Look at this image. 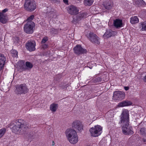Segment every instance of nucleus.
Returning a JSON list of instances; mask_svg holds the SVG:
<instances>
[{
	"label": "nucleus",
	"instance_id": "obj_12",
	"mask_svg": "<svg viewBox=\"0 0 146 146\" xmlns=\"http://www.w3.org/2000/svg\"><path fill=\"white\" fill-rule=\"evenodd\" d=\"M74 53L78 54L86 53V50L82 48L80 45H77L74 48Z\"/></svg>",
	"mask_w": 146,
	"mask_h": 146
},
{
	"label": "nucleus",
	"instance_id": "obj_11",
	"mask_svg": "<svg viewBox=\"0 0 146 146\" xmlns=\"http://www.w3.org/2000/svg\"><path fill=\"white\" fill-rule=\"evenodd\" d=\"M26 45V48L30 51H34L35 49L36 43L33 40L28 41Z\"/></svg>",
	"mask_w": 146,
	"mask_h": 146
},
{
	"label": "nucleus",
	"instance_id": "obj_3",
	"mask_svg": "<svg viewBox=\"0 0 146 146\" xmlns=\"http://www.w3.org/2000/svg\"><path fill=\"white\" fill-rule=\"evenodd\" d=\"M67 138L71 144H75L78 141V137L76 131L73 129H68L65 132Z\"/></svg>",
	"mask_w": 146,
	"mask_h": 146
},
{
	"label": "nucleus",
	"instance_id": "obj_23",
	"mask_svg": "<svg viewBox=\"0 0 146 146\" xmlns=\"http://www.w3.org/2000/svg\"><path fill=\"white\" fill-rule=\"evenodd\" d=\"M58 108V104H52L50 106V110L53 112H55L57 109Z\"/></svg>",
	"mask_w": 146,
	"mask_h": 146
},
{
	"label": "nucleus",
	"instance_id": "obj_9",
	"mask_svg": "<svg viewBox=\"0 0 146 146\" xmlns=\"http://www.w3.org/2000/svg\"><path fill=\"white\" fill-rule=\"evenodd\" d=\"M113 97L116 100H122L125 96V93L121 91H115L113 93Z\"/></svg>",
	"mask_w": 146,
	"mask_h": 146
},
{
	"label": "nucleus",
	"instance_id": "obj_37",
	"mask_svg": "<svg viewBox=\"0 0 146 146\" xmlns=\"http://www.w3.org/2000/svg\"><path fill=\"white\" fill-rule=\"evenodd\" d=\"M7 11H8V9H5L2 11V12H3L2 13H5V12H6Z\"/></svg>",
	"mask_w": 146,
	"mask_h": 146
},
{
	"label": "nucleus",
	"instance_id": "obj_38",
	"mask_svg": "<svg viewBox=\"0 0 146 146\" xmlns=\"http://www.w3.org/2000/svg\"><path fill=\"white\" fill-rule=\"evenodd\" d=\"M124 88L125 90H127L129 89L128 87L125 86L124 87Z\"/></svg>",
	"mask_w": 146,
	"mask_h": 146
},
{
	"label": "nucleus",
	"instance_id": "obj_1",
	"mask_svg": "<svg viewBox=\"0 0 146 146\" xmlns=\"http://www.w3.org/2000/svg\"><path fill=\"white\" fill-rule=\"evenodd\" d=\"M120 120L119 123L123 125L122 130L125 135H131L134 133L132 128L129 126V115L128 111L126 109L123 110L120 116Z\"/></svg>",
	"mask_w": 146,
	"mask_h": 146
},
{
	"label": "nucleus",
	"instance_id": "obj_31",
	"mask_svg": "<svg viewBox=\"0 0 146 146\" xmlns=\"http://www.w3.org/2000/svg\"><path fill=\"white\" fill-rule=\"evenodd\" d=\"M48 15L49 17H53L54 15L55 14V13L53 11H50L48 14Z\"/></svg>",
	"mask_w": 146,
	"mask_h": 146
},
{
	"label": "nucleus",
	"instance_id": "obj_19",
	"mask_svg": "<svg viewBox=\"0 0 146 146\" xmlns=\"http://www.w3.org/2000/svg\"><path fill=\"white\" fill-rule=\"evenodd\" d=\"M7 21L6 17L4 14L1 12H0V22L3 23H5Z\"/></svg>",
	"mask_w": 146,
	"mask_h": 146
},
{
	"label": "nucleus",
	"instance_id": "obj_2",
	"mask_svg": "<svg viewBox=\"0 0 146 146\" xmlns=\"http://www.w3.org/2000/svg\"><path fill=\"white\" fill-rule=\"evenodd\" d=\"M9 125L12 131L17 134H22L28 128V126L21 119L14 120Z\"/></svg>",
	"mask_w": 146,
	"mask_h": 146
},
{
	"label": "nucleus",
	"instance_id": "obj_4",
	"mask_svg": "<svg viewBox=\"0 0 146 146\" xmlns=\"http://www.w3.org/2000/svg\"><path fill=\"white\" fill-rule=\"evenodd\" d=\"M102 127L97 125L90 128L89 131L92 136L96 137L100 135L102 132Z\"/></svg>",
	"mask_w": 146,
	"mask_h": 146
},
{
	"label": "nucleus",
	"instance_id": "obj_5",
	"mask_svg": "<svg viewBox=\"0 0 146 146\" xmlns=\"http://www.w3.org/2000/svg\"><path fill=\"white\" fill-rule=\"evenodd\" d=\"M16 88L15 92L16 94H25L27 93L29 91L27 86L25 84L18 85L16 86Z\"/></svg>",
	"mask_w": 146,
	"mask_h": 146
},
{
	"label": "nucleus",
	"instance_id": "obj_26",
	"mask_svg": "<svg viewBox=\"0 0 146 146\" xmlns=\"http://www.w3.org/2000/svg\"><path fill=\"white\" fill-rule=\"evenodd\" d=\"M32 3L30 0H26L24 5L25 8L26 9L28 8L29 5H30Z\"/></svg>",
	"mask_w": 146,
	"mask_h": 146
},
{
	"label": "nucleus",
	"instance_id": "obj_16",
	"mask_svg": "<svg viewBox=\"0 0 146 146\" xmlns=\"http://www.w3.org/2000/svg\"><path fill=\"white\" fill-rule=\"evenodd\" d=\"M131 104V103L129 101H123L119 103L117 105L118 107H121L124 106H128Z\"/></svg>",
	"mask_w": 146,
	"mask_h": 146
},
{
	"label": "nucleus",
	"instance_id": "obj_8",
	"mask_svg": "<svg viewBox=\"0 0 146 146\" xmlns=\"http://www.w3.org/2000/svg\"><path fill=\"white\" fill-rule=\"evenodd\" d=\"M68 13L71 15H76L78 13L79 8L74 5L68 6L67 9Z\"/></svg>",
	"mask_w": 146,
	"mask_h": 146
},
{
	"label": "nucleus",
	"instance_id": "obj_40",
	"mask_svg": "<svg viewBox=\"0 0 146 146\" xmlns=\"http://www.w3.org/2000/svg\"><path fill=\"white\" fill-rule=\"evenodd\" d=\"M143 80L145 82H146V75L145 76Z\"/></svg>",
	"mask_w": 146,
	"mask_h": 146
},
{
	"label": "nucleus",
	"instance_id": "obj_28",
	"mask_svg": "<svg viewBox=\"0 0 146 146\" xmlns=\"http://www.w3.org/2000/svg\"><path fill=\"white\" fill-rule=\"evenodd\" d=\"M11 52L13 57H16L17 56V51L15 50H12Z\"/></svg>",
	"mask_w": 146,
	"mask_h": 146
},
{
	"label": "nucleus",
	"instance_id": "obj_36",
	"mask_svg": "<svg viewBox=\"0 0 146 146\" xmlns=\"http://www.w3.org/2000/svg\"><path fill=\"white\" fill-rule=\"evenodd\" d=\"M4 64L0 62V70L2 69L3 66Z\"/></svg>",
	"mask_w": 146,
	"mask_h": 146
},
{
	"label": "nucleus",
	"instance_id": "obj_21",
	"mask_svg": "<svg viewBox=\"0 0 146 146\" xmlns=\"http://www.w3.org/2000/svg\"><path fill=\"white\" fill-rule=\"evenodd\" d=\"M139 22V19L136 16H134L130 18V22L132 24L137 23Z\"/></svg>",
	"mask_w": 146,
	"mask_h": 146
},
{
	"label": "nucleus",
	"instance_id": "obj_20",
	"mask_svg": "<svg viewBox=\"0 0 146 146\" xmlns=\"http://www.w3.org/2000/svg\"><path fill=\"white\" fill-rule=\"evenodd\" d=\"M133 1L134 4L138 6L145 5V2L143 0H134Z\"/></svg>",
	"mask_w": 146,
	"mask_h": 146
},
{
	"label": "nucleus",
	"instance_id": "obj_14",
	"mask_svg": "<svg viewBox=\"0 0 146 146\" xmlns=\"http://www.w3.org/2000/svg\"><path fill=\"white\" fill-rule=\"evenodd\" d=\"M116 34V32L115 31H113L110 30H108L106 31L103 35V37L104 39H107L114 35Z\"/></svg>",
	"mask_w": 146,
	"mask_h": 146
},
{
	"label": "nucleus",
	"instance_id": "obj_13",
	"mask_svg": "<svg viewBox=\"0 0 146 146\" xmlns=\"http://www.w3.org/2000/svg\"><path fill=\"white\" fill-rule=\"evenodd\" d=\"M88 38L92 42L97 44H100L99 38L96 35L93 33H90L89 35Z\"/></svg>",
	"mask_w": 146,
	"mask_h": 146
},
{
	"label": "nucleus",
	"instance_id": "obj_42",
	"mask_svg": "<svg viewBox=\"0 0 146 146\" xmlns=\"http://www.w3.org/2000/svg\"><path fill=\"white\" fill-rule=\"evenodd\" d=\"M2 40V38H1L0 37V42H1Z\"/></svg>",
	"mask_w": 146,
	"mask_h": 146
},
{
	"label": "nucleus",
	"instance_id": "obj_7",
	"mask_svg": "<svg viewBox=\"0 0 146 146\" xmlns=\"http://www.w3.org/2000/svg\"><path fill=\"white\" fill-rule=\"evenodd\" d=\"M87 16L86 14L82 12H80L79 14L76 15L74 16L73 17V20L72 22L74 24H76L77 23L85 18Z\"/></svg>",
	"mask_w": 146,
	"mask_h": 146
},
{
	"label": "nucleus",
	"instance_id": "obj_41",
	"mask_svg": "<svg viewBox=\"0 0 146 146\" xmlns=\"http://www.w3.org/2000/svg\"><path fill=\"white\" fill-rule=\"evenodd\" d=\"M55 144V143L53 141H52V145L54 146V145Z\"/></svg>",
	"mask_w": 146,
	"mask_h": 146
},
{
	"label": "nucleus",
	"instance_id": "obj_6",
	"mask_svg": "<svg viewBox=\"0 0 146 146\" xmlns=\"http://www.w3.org/2000/svg\"><path fill=\"white\" fill-rule=\"evenodd\" d=\"M35 27L34 23L32 21H28L25 25L24 30L25 32L28 34H32L33 33V28Z\"/></svg>",
	"mask_w": 146,
	"mask_h": 146
},
{
	"label": "nucleus",
	"instance_id": "obj_32",
	"mask_svg": "<svg viewBox=\"0 0 146 146\" xmlns=\"http://www.w3.org/2000/svg\"><path fill=\"white\" fill-rule=\"evenodd\" d=\"M50 32L52 34H56L57 32V31L56 29L52 28L51 29Z\"/></svg>",
	"mask_w": 146,
	"mask_h": 146
},
{
	"label": "nucleus",
	"instance_id": "obj_25",
	"mask_svg": "<svg viewBox=\"0 0 146 146\" xmlns=\"http://www.w3.org/2000/svg\"><path fill=\"white\" fill-rule=\"evenodd\" d=\"M94 2L93 0H84V4L86 5L90 6Z\"/></svg>",
	"mask_w": 146,
	"mask_h": 146
},
{
	"label": "nucleus",
	"instance_id": "obj_35",
	"mask_svg": "<svg viewBox=\"0 0 146 146\" xmlns=\"http://www.w3.org/2000/svg\"><path fill=\"white\" fill-rule=\"evenodd\" d=\"M48 46L46 44H43L42 45V47L43 49H46L48 48Z\"/></svg>",
	"mask_w": 146,
	"mask_h": 146
},
{
	"label": "nucleus",
	"instance_id": "obj_39",
	"mask_svg": "<svg viewBox=\"0 0 146 146\" xmlns=\"http://www.w3.org/2000/svg\"><path fill=\"white\" fill-rule=\"evenodd\" d=\"M63 1L65 3H68V0H63Z\"/></svg>",
	"mask_w": 146,
	"mask_h": 146
},
{
	"label": "nucleus",
	"instance_id": "obj_18",
	"mask_svg": "<svg viewBox=\"0 0 146 146\" xmlns=\"http://www.w3.org/2000/svg\"><path fill=\"white\" fill-rule=\"evenodd\" d=\"M139 27L141 31H146V21L141 22L139 24Z\"/></svg>",
	"mask_w": 146,
	"mask_h": 146
},
{
	"label": "nucleus",
	"instance_id": "obj_27",
	"mask_svg": "<svg viewBox=\"0 0 146 146\" xmlns=\"http://www.w3.org/2000/svg\"><path fill=\"white\" fill-rule=\"evenodd\" d=\"M6 59L4 55L2 54H0V62L5 64Z\"/></svg>",
	"mask_w": 146,
	"mask_h": 146
},
{
	"label": "nucleus",
	"instance_id": "obj_22",
	"mask_svg": "<svg viewBox=\"0 0 146 146\" xmlns=\"http://www.w3.org/2000/svg\"><path fill=\"white\" fill-rule=\"evenodd\" d=\"M28 7V8H26V9L28 11H32L36 9V5L35 4L32 3L30 5H29Z\"/></svg>",
	"mask_w": 146,
	"mask_h": 146
},
{
	"label": "nucleus",
	"instance_id": "obj_30",
	"mask_svg": "<svg viewBox=\"0 0 146 146\" xmlns=\"http://www.w3.org/2000/svg\"><path fill=\"white\" fill-rule=\"evenodd\" d=\"M140 133L142 135H144L146 134V130L145 128H141L140 130Z\"/></svg>",
	"mask_w": 146,
	"mask_h": 146
},
{
	"label": "nucleus",
	"instance_id": "obj_10",
	"mask_svg": "<svg viewBox=\"0 0 146 146\" xmlns=\"http://www.w3.org/2000/svg\"><path fill=\"white\" fill-rule=\"evenodd\" d=\"M72 127L76 130L79 131H81L83 129V125L78 120H75L73 122Z\"/></svg>",
	"mask_w": 146,
	"mask_h": 146
},
{
	"label": "nucleus",
	"instance_id": "obj_17",
	"mask_svg": "<svg viewBox=\"0 0 146 146\" xmlns=\"http://www.w3.org/2000/svg\"><path fill=\"white\" fill-rule=\"evenodd\" d=\"M113 5V3L110 1L105 2L104 4V7L107 9H111Z\"/></svg>",
	"mask_w": 146,
	"mask_h": 146
},
{
	"label": "nucleus",
	"instance_id": "obj_15",
	"mask_svg": "<svg viewBox=\"0 0 146 146\" xmlns=\"http://www.w3.org/2000/svg\"><path fill=\"white\" fill-rule=\"evenodd\" d=\"M113 24L114 26L117 28L121 27L123 26L122 20L119 19H116L114 21Z\"/></svg>",
	"mask_w": 146,
	"mask_h": 146
},
{
	"label": "nucleus",
	"instance_id": "obj_33",
	"mask_svg": "<svg viewBox=\"0 0 146 146\" xmlns=\"http://www.w3.org/2000/svg\"><path fill=\"white\" fill-rule=\"evenodd\" d=\"M48 40L47 37H44L42 39L41 43L42 44L45 43Z\"/></svg>",
	"mask_w": 146,
	"mask_h": 146
},
{
	"label": "nucleus",
	"instance_id": "obj_34",
	"mask_svg": "<svg viewBox=\"0 0 146 146\" xmlns=\"http://www.w3.org/2000/svg\"><path fill=\"white\" fill-rule=\"evenodd\" d=\"M34 18V16L33 15H32L29 17L27 19V20L28 21H31V20L33 19Z\"/></svg>",
	"mask_w": 146,
	"mask_h": 146
},
{
	"label": "nucleus",
	"instance_id": "obj_24",
	"mask_svg": "<svg viewBox=\"0 0 146 146\" xmlns=\"http://www.w3.org/2000/svg\"><path fill=\"white\" fill-rule=\"evenodd\" d=\"M6 131L5 128H2L0 129V139L5 135Z\"/></svg>",
	"mask_w": 146,
	"mask_h": 146
},
{
	"label": "nucleus",
	"instance_id": "obj_29",
	"mask_svg": "<svg viewBox=\"0 0 146 146\" xmlns=\"http://www.w3.org/2000/svg\"><path fill=\"white\" fill-rule=\"evenodd\" d=\"M26 65L27 67L30 68H32L33 67V64L29 62H26Z\"/></svg>",
	"mask_w": 146,
	"mask_h": 146
}]
</instances>
